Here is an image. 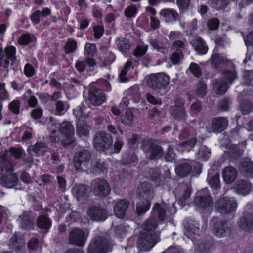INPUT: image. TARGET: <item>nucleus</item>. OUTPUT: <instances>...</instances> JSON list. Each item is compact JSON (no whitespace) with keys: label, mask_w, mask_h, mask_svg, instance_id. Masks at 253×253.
<instances>
[{"label":"nucleus","mask_w":253,"mask_h":253,"mask_svg":"<svg viewBox=\"0 0 253 253\" xmlns=\"http://www.w3.org/2000/svg\"><path fill=\"white\" fill-rule=\"evenodd\" d=\"M165 217V208L156 203L153 208L152 213L146 221L137 240L138 246L141 251H149L160 241V232L157 230V228L158 225L163 223Z\"/></svg>","instance_id":"obj_1"},{"label":"nucleus","mask_w":253,"mask_h":253,"mask_svg":"<svg viewBox=\"0 0 253 253\" xmlns=\"http://www.w3.org/2000/svg\"><path fill=\"white\" fill-rule=\"evenodd\" d=\"M14 164L7 160L5 155L0 156V169L1 171L9 173L13 170ZM18 181L17 176L13 173L7 174L0 179V184L6 188H11L15 186Z\"/></svg>","instance_id":"obj_2"},{"label":"nucleus","mask_w":253,"mask_h":253,"mask_svg":"<svg viewBox=\"0 0 253 253\" xmlns=\"http://www.w3.org/2000/svg\"><path fill=\"white\" fill-rule=\"evenodd\" d=\"M138 191L139 194H142V197L145 199L144 201L137 203L136 205V212L140 215L145 213L149 209L151 205L150 200L154 197V192L151 185L145 182L142 183L138 186Z\"/></svg>","instance_id":"obj_3"},{"label":"nucleus","mask_w":253,"mask_h":253,"mask_svg":"<svg viewBox=\"0 0 253 253\" xmlns=\"http://www.w3.org/2000/svg\"><path fill=\"white\" fill-rule=\"evenodd\" d=\"M169 82V77L164 73L152 74L147 78V85L156 90L167 86Z\"/></svg>","instance_id":"obj_4"},{"label":"nucleus","mask_w":253,"mask_h":253,"mask_svg":"<svg viewBox=\"0 0 253 253\" xmlns=\"http://www.w3.org/2000/svg\"><path fill=\"white\" fill-rule=\"evenodd\" d=\"M216 210L222 214H227L235 211L237 207L236 200L232 197H223L215 203Z\"/></svg>","instance_id":"obj_5"},{"label":"nucleus","mask_w":253,"mask_h":253,"mask_svg":"<svg viewBox=\"0 0 253 253\" xmlns=\"http://www.w3.org/2000/svg\"><path fill=\"white\" fill-rule=\"evenodd\" d=\"M113 143L112 136L104 131L97 133L94 136L93 145L98 150L104 151L109 148Z\"/></svg>","instance_id":"obj_6"},{"label":"nucleus","mask_w":253,"mask_h":253,"mask_svg":"<svg viewBox=\"0 0 253 253\" xmlns=\"http://www.w3.org/2000/svg\"><path fill=\"white\" fill-rule=\"evenodd\" d=\"M109 244L106 239L103 237H97L93 239L88 247V253H106Z\"/></svg>","instance_id":"obj_7"},{"label":"nucleus","mask_w":253,"mask_h":253,"mask_svg":"<svg viewBox=\"0 0 253 253\" xmlns=\"http://www.w3.org/2000/svg\"><path fill=\"white\" fill-rule=\"evenodd\" d=\"M16 49L14 46H10L4 50H0V67H5L8 64H12L16 59Z\"/></svg>","instance_id":"obj_8"},{"label":"nucleus","mask_w":253,"mask_h":253,"mask_svg":"<svg viewBox=\"0 0 253 253\" xmlns=\"http://www.w3.org/2000/svg\"><path fill=\"white\" fill-rule=\"evenodd\" d=\"M87 235L88 233L82 229H73L69 234L70 243L79 247H83L86 242Z\"/></svg>","instance_id":"obj_9"},{"label":"nucleus","mask_w":253,"mask_h":253,"mask_svg":"<svg viewBox=\"0 0 253 253\" xmlns=\"http://www.w3.org/2000/svg\"><path fill=\"white\" fill-rule=\"evenodd\" d=\"M90 157L88 150L82 149L77 152L74 157V164L77 170L84 169L87 167V162Z\"/></svg>","instance_id":"obj_10"},{"label":"nucleus","mask_w":253,"mask_h":253,"mask_svg":"<svg viewBox=\"0 0 253 253\" xmlns=\"http://www.w3.org/2000/svg\"><path fill=\"white\" fill-rule=\"evenodd\" d=\"M142 148L145 153H150L149 157L151 159H158L163 154L162 147L154 144L151 141H144Z\"/></svg>","instance_id":"obj_11"},{"label":"nucleus","mask_w":253,"mask_h":253,"mask_svg":"<svg viewBox=\"0 0 253 253\" xmlns=\"http://www.w3.org/2000/svg\"><path fill=\"white\" fill-rule=\"evenodd\" d=\"M91 186L94 195L99 196L107 195L110 189L107 182L104 179H96L91 182Z\"/></svg>","instance_id":"obj_12"},{"label":"nucleus","mask_w":253,"mask_h":253,"mask_svg":"<svg viewBox=\"0 0 253 253\" xmlns=\"http://www.w3.org/2000/svg\"><path fill=\"white\" fill-rule=\"evenodd\" d=\"M197 195L194 199L195 205L200 208L209 207L213 205L212 198L209 195L206 189L197 193Z\"/></svg>","instance_id":"obj_13"},{"label":"nucleus","mask_w":253,"mask_h":253,"mask_svg":"<svg viewBox=\"0 0 253 253\" xmlns=\"http://www.w3.org/2000/svg\"><path fill=\"white\" fill-rule=\"evenodd\" d=\"M59 131L62 135L67 138V140L62 141V144L65 147L71 145L73 142L72 137L74 134L73 126L68 122H64L60 126Z\"/></svg>","instance_id":"obj_14"},{"label":"nucleus","mask_w":253,"mask_h":253,"mask_svg":"<svg viewBox=\"0 0 253 253\" xmlns=\"http://www.w3.org/2000/svg\"><path fill=\"white\" fill-rule=\"evenodd\" d=\"M87 214L90 219L93 221L100 222L104 221L108 216L107 211L99 207H92L87 211Z\"/></svg>","instance_id":"obj_15"},{"label":"nucleus","mask_w":253,"mask_h":253,"mask_svg":"<svg viewBox=\"0 0 253 253\" xmlns=\"http://www.w3.org/2000/svg\"><path fill=\"white\" fill-rule=\"evenodd\" d=\"M88 98L92 104L96 106L101 105L106 100V97L103 92L94 87L90 88Z\"/></svg>","instance_id":"obj_16"},{"label":"nucleus","mask_w":253,"mask_h":253,"mask_svg":"<svg viewBox=\"0 0 253 253\" xmlns=\"http://www.w3.org/2000/svg\"><path fill=\"white\" fill-rule=\"evenodd\" d=\"M230 225L227 222L218 221L214 227V232L218 237H224L230 234Z\"/></svg>","instance_id":"obj_17"},{"label":"nucleus","mask_w":253,"mask_h":253,"mask_svg":"<svg viewBox=\"0 0 253 253\" xmlns=\"http://www.w3.org/2000/svg\"><path fill=\"white\" fill-rule=\"evenodd\" d=\"M18 221L20 228L23 229L30 230L33 229L34 226V218L27 212L19 216Z\"/></svg>","instance_id":"obj_18"},{"label":"nucleus","mask_w":253,"mask_h":253,"mask_svg":"<svg viewBox=\"0 0 253 253\" xmlns=\"http://www.w3.org/2000/svg\"><path fill=\"white\" fill-rule=\"evenodd\" d=\"M90 192V189L86 185L79 184L75 185L72 188V193L78 201L86 198Z\"/></svg>","instance_id":"obj_19"},{"label":"nucleus","mask_w":253,"mask_h":253,"mask_svg":"<svg viewBox=\"0 0 253 253\" xmlns=\"http://www.w3.org/2000/svg\"><path fill=\"white\" fill-rule=\"evenodd\" d=\"M184 226L185 228L184 235L188 238H193V236L199 234V228L196 222L184 221Z\"/></svg>","instance_id":"obj_20"},{"label":"nucleus","mask_w":253,"mask_h":253,"mask_svg":"<svg viewBox=\"0 0 253 253\" xmlns=\"http://www.w3.org/2000/svg\"><path fill=\"white\" fill-rule=\"evenodd\" d=\"M128 205L129 202L126 200H121L118 201L114 208V211L116 216L120 218H124Z\"/></svg>","instance_id":"obj_21"},{"label":"nucleus","mask_w":253,"mask_h":253,"mask_svg":"<svg viewBox=\"0 0 253 253\" xmlns=\"http://www.w3.org/2000/svg\"><path fill=\"white\" fill-rule=\"evenodd\" d=\"M228 120L224 117L214 118L212 122V132L215 133L220 132L227 127Z\"/></svg>","instance_id":"obj_22"},{"label":"nucleus","mask_w":253,"mask_h":253,"mask_svg":"<svg viewBox=\"0 0 253 253\" xmlns=\"http://www.w3.org/2000/svg\"><path fill=\"white\" fill-rule=\"evenodd\" d=\"M251 183L244 180L238 181L235 186L237 193L243 195L248 194L251 191Z\"/></svg>","instance_id":"obj_23"},{"label":"nucleus","mask_w":253,"mask_h":253,"mask_svg":"<svg viewBox=\"0 0 253 253\" xmlns=\"http://www.w3.org/2000/svg\"><path fill=\"white\" fill-rule=\"evenodd\" d=\"M48 150L47 146L42 142H37L34 145H31L28 148L30 153L35 154L37 156H42Z\"/></svg>","instance_id":"obj_24"},{"label":"nucleus","mask_w":253,"mask_h":253,"mask_svg":"<svg viewBox=\"0 0 253 253\" xmlns=\"http://www.w3.org/2000/svg\"><path fill=\"white\" fill-rule=\"evenodd\" d=\"M236 170L233 167H227L222 171V177L224 181L227 184L233 182L237 176Z\"/></svg>","instance_id":"obj_25"},{"label":"nucleus","mask_w":253,"mask_h":253,"mask_svg":"<svg viewBox=\"0 0 253 253\" xmlns=\"http://www.w3.org/2000/svg\"><path fill=\"white\" fill-rule=\"evenodd\" d=\"M159 15L163 17L167 22L175 21L178 17V14L176 11L170 8L162 9L159 13Z\"/></svg>","instance_id":"obj_26"},{"label":"nucleus","mask_w":253,"mask_h":253,"mask_svg":"<svg viewBox=\"0 0 253 253\" xmlns=\"http://www.w3.org/2000/svg\"><path fill=\"white\" fill-rule=\"evenodd\" d=\"M191 169V164L187 162L181 163L175 168V172L180 177H185L190 173Z\"/></svg>","instance_id":"obj_27"},{"label":"nucleus","mask_w":253,"mask_h":253,"mask_svg":"<svg viewBox=\"0 0 253 253\" xmlns=\"http://www.w3.org/2000/svg\"><path fill=\"white\" fill-rule=\"evenodd\" d=\"M239 227L244 230H248L253 228V214L246 215L238 222Z\"/></svg>","instance_id":"obj_28"},{"label":"nucleus","mask_w":253,"mask_h":253,"mask_svg":"<svg viewBox=\"0 0 253 253\" xmlns=\"http://www.w3.org/2000/svg\"><path fill=\"white\" fill-rule=\"evenodd\" d=\"M193 46L199 55L205 54L208 51V47L205 42L201 38L196 39L193 42Z\"/></svg>","instance_id":"obj_29"},{"label":"nucleus","mask_w":253,"mask_h":253,"mask_svg":"<svg viewBox=\"0 0 253 253\" xmlns=\"http://www.w3.org/2000/svg\"><path fill=\"white\" fill-rule=\"evenodd\" d=\"M242 173L246 177H253V163L251 162H243L240 166Z\"/></svg>","instance_id":"obj_30"},{"label":"nucleus","mask_w":253,"mask_h":253,"mask_svg":"<svg viewBox=\"0 0 253 253\" xmlns=\"http://www.w3.org/2000/svg\"><path fill=\"white\" fill-rule=\"evenodd\" d=\"M195 155L198 160L206 161L211 157V152L206 146H201L196 152Z\"/></svg>","instance_id":"obj_31"},{"label":"nucleus","mask_w":253,"mask_h":253,"mask_svg":"<svg viewBox=\"0 0 253 253\" xmlns=\"http://www.w3.org/2000/svg\"><path fill=\"white\" fill-rule=\"evenodd\" d=\"M196 140L195 138H191L190 140L179 144L177 146L178 151L182 152L189 151L196 144Z\"/></svg>","instance_id":"obj_32"},{"label":"nucleus","mask_w":253,"mask_h":253,"mask_svg":"<svg viewBox=\"0 0 253 253\" xmlns=\"http://www.w3.org/2000/svg\"><path fill=\"white\" fill-rule=\"evenodd\" d=\"M37 225L40 228L48 229L51 225V221L45 216H40L37 219Z\"/></svg>","instance_id":"obj_33"},{"label":"nucleus","mask_w":253,"mask_h":253,"mask_svg":"<svg viewBox=\"0 0 253 253\" xmlns=\"http://www.w3.org/2000/svg\"><path fill=\"white\" fill-rule=\"evenodd\" d=\"M116 43L119 50L122 52H125L130 48V44L128 40L123 37H120L116 40Z\"/></svg>","instance_id":"obj_34"},{"label":"nucleus","mask_w":253,"mask_h":253,"mask_svg":"<svg viewBox=\"0 0 253 253\" xmlns=\"http://www.w3.org/2000/svg\"><path fill=\"white\" fill-rule=\"evenodd\" d=\"M89 127L84 123H79L77 127V134L80 136H87L89 135Z\"/></svg>","instance_id":"obj_35"},{"label":"nucleus","mask_w":253,"mask_h":253,"mask_svg":"<svg viewBox=\"0 0 253 253\" xmlns=\"http://www.w3.org/2000/svg\"><path fill=\"white\" fill-rule=\"evenodd\" d=\"M207 86L203 81H199L196 86V92L199 97H203L207 93Z\"/></svg>","instance_id":"obj_36"},{"label":"nucleus","mask_w":253,"mask_h":253,"mask_svg":"<svg viewBox=\"0 0 253 253\" xmlns=\"http://www.w3.org/2000/svg\"><path fill=\"white\" fill-rule=\"evenodd\" d=\"M132 62L128 61L126 63L124 68L121 70L119 75V78L122 82H125L128 80V77H125L127 73L131 69Z\"/></svg>","instance_id":"obj_37"},{"label":"nucleus","mask_w":253,"mask_h":253,"mask_svg":"<svg viewBox=\"0 0 253 253\" xmlns=\"http://www.w3.org/2000/svg\"><path fill=\"white\" fill-rule=\"evenodd\" d=\"M171 114L175 118L178 119H184L185 116V111L182 105L173 106L171 110Z\"/></svg>","instance_id":"obj_38"},{"label":"nucleus","mask_w":253,"mask_h":253,"mask_svg":"<svg viewBox=\"0 0 253 253\" xmlns=\"http://www.w3.org/2000/svg\"><path fill=\"white\" fill-rule=\"evenodd\" d=\"M213 87L216 93L223 94L226 92L227 89V82L226 83L217 82L214 84Z\"/></svg>","instance_id":"obj_39"},{"label":"nucleus","mask_w":253,"mask_h":253,"mask_svg":"<svg viewBox=\"0 0 253 253\" xmlns=\"http://www.w3.org/2000/svg\"><path fill=\"white\" fill-rule=\"evenodd\" d=\"M94 172L105 173L107 171V168L104 162L100 160L96 161L94 164Z\"/></svg>","instance_id":"obj_40"},{"label":"nucleus","mask_w":253,"mask_h":253,"mask_svg":"<svg viewBox=\"0 0 253 253\" xmlns=\"http://www.w3.org/2000/svg\"><path fill=\"white\" fill-rule=\"evenodd\" d=\"M133 120V113L131 110L127 109L126 111L125 117L122 121L125 125L130 126L132 125Z\"/></svg>","instance_id":"obj_41"},{"label":"nucleus","mask_w":253,"mask_h":253,"mask_svg":"<svg viewBox=\"0 0 253 253\" xmlns=\"http://www.w3.org/2000/svg\"><path fill=\"white\" fill-rule=\"evenodd\" d=\"M77 48V42L74 40H69L65 45V50L67 53L73 52Z\"/></svg>","instance_id":"obj_42"},{"label":"nucleus","mask_w":253,"mask_h":253,"mask_svg":"<svg viewBox=\"0 0 253 253\" xmlns=\"http://www.w3.org/2000/svg\"><path fill=\"white\" fill-rule=\"evenodd\" d=\"M86 107L85 106H82L79 108H77L74 111V114L78 118L79 120L83 119L87 117V114L85 113V110Z\"/></svg>","instance_id":"obj_43"},{"label":"nucleus","mask_w":253,"mask_h":253,"mask_svg":"<svg viewBox=\"0 0 253 253\" xmlns=\"http://www.w3.org/2000/svg\"><path fill=\"white\" fill-rule=\"evenodd\" d=\"M211 60L215 68H217L220 64L223 63L225 59L221 55L214 54L211 57Z\"/></svg>","instance_id":"obj_44"},{"label":"nucleus","mask_w":253,"mask_h":253,"mask_svg":"<svg viewBox=\"0 0 253 253\" xmlns=\"http://www.w3.org/2000/svg\"><path fill=\"white\" fill-rule=\"evenodd\" d=\"M209 184L214 189H217L219 186V175L217 173L215 174L213 177H209L208 180Z\"/></svg>","instance_id":"obj_45"},{"label":"nucleus","mask_w":253,"mask_h":253,"mask_svg":"<svg viewBox=\"0 0 253 253\" xmlns=\"http://www.w3.org/2000/svg\"><path fill=\"white\" fill-rule=\"evenodd\" d=\"M137 10L135 5H130L125 9L124 14L126 17L130 18L136 15Z\"/></svg>","instance_id":"obj_46"},{"label":"nucleus","mask_w":253,"mask_h":253,"mask_svg":"<svg viewBox=\"0 0 253 253\" xmlns=\"http://www.w3.org/2000/svg\"><path fill=\"white\" fill-rule=\"evenodd\" d=\"M147 49V45H139L136 47L134 52V55L136 57L142 56L145 54Z\"/></svg>","instance_id":"obj_47"},{"label":"nucleus","mask_w":253,"mask_h":253,"mask_svg":"<svg viewBox=\"0 0 253 253\" xmlns=\"http://www.w3.org/2000/svg\"><path fill=\"white\" fill-rule=\"evenodd\" d=\"M55 105L56 112L59 115H62L68 108L67 107L66 104L61 101H57Z\"/></svg>","instance_id":"obj_48"},{"label":"nucleus","mask_w":253,"mask_h":253,"mask_svg":"<svg viewBox=\"0 0 253 253\" xmlns=\"http://www.w3.org/2000/svg\"><path fill=\"white\" fill-rule=\"evenodd\" d=\"M9 110L14 113L18 114L19 113L20 102L17 100L12 101L8 106Z\"/></svg>","instance_id":"obj_49"},{"label":"nucleus","mask_w":253,"mask_h":253,"mask_svg":"<svg viewBox=\"0 0 253 253\" xmlns=\"http://www.w3.org/2000/svg\"><path fill=\"white\" fill-rule=\"evenodd\" d=\"M85 54L93 56L97 51L96 45L93 43H87L84 48Z\"/></svg>","instance_id":"obj_50"},{"label":"nucleus","mask_w":253,"mask_h":253,"mask_svg":"<svg viewBox=\"0 0 253 253\" xmlns=\"http://www.w3.org/2000/svg\"><path fill=\"white\" fill-rule=\"evenodd\" d=\"M190 71L196 77H199L201 74L200 67L195 63H191L189 67Z\"/></svg>","instance_id":"obj_51"},{"label":"nucleus","mask_w":253,"mask_h":253,"mask_svg":"<svg viewBox=\"0 0 253 253\" xmlns=\"http://www.w3.org/2000/svg\"><path fill=\"white\" fill-rule=\"evenodd\" d=\"M31 41V38L29 35L23 34L18 39V43L22 45L28 44Z\"/></svg>","instance_id":"obj_52"},{"label":"nucleus","mask_w":253,"mask_h":253,"mask_svg":"<svg viewBox=\"0 0 253 253\" xmlns=\"http://www.w3.org/2000/svg\"><path fill=\"white\" fill-rule=\"evenodd\" d=\"M150 43L152 46L153 48L157 51H160L161 49L165 47L164 45L162 43L157 39H152L150 40Z\"/></svg>","instance_id":"obj_53"},{"label":"nucleus","mask_w":253,"mask_h":253,"mask_svg":"<svg viewBox=\"0 0 253 253\" xmlns=\"http://www.w3.org/2000/svg\"><path fill=\"white\" fill-rule=\"evenodd\" d=\"M237 77L236 74L232 72L225 71L223 73V78L226 81H228L230 84Z\"/></svg>","instance_id":"obj_54"},{"label":"nucleus","mask_w":253,"mask_h":253,"mask_svg":"<svg viewBox=\"0 0 253 253\" xmlns=\"http://www.w3.org/2000/svg\"><path fill=\"white\" fill-rule=\"evenodd\" d=\"M24 73L27 77H30L34 75L35 71L32 65L26 64L24 68Z\"/></svg>","instance_id":"obj_55"},{"label":"nucleus","mask_w":253,"mask_h":253,"mask_svg":"<svg viewBox=\"0 0 253 253\" xmlns=\"http://www.w3.org/2000/svg\"><path fill=\"white\" fill-rule=\"evenodd\" d=\"M8 98L9 95L5 89L4 84H0V100H6Z\"/></svg>","instance_id":"obj_56"},{"label":"nucleus","mask_w":253,"mask_h":253,"mask_svg":"<svg viewBox=\"0 0 253 253\" xmlns=\"http://www.w3.org/2000/svg\"><path fill=\"white\" fill-rule=\"evenodd\" d=\"M10 243L12 244L14 247L17 249H19L22 247L24 244L23 240L22 239H18L16 240V237H14L10 239Z\"/></svg>","instance_id":"obj_57"},{"label":"nucleus","mask_w":253,"mask_h":253,"mask_svg":"<svg viewBox=\"0 0 253 253\" xmlns=\"http://www.w3.org/2000/svg\"><path fill=\"white\" fill-rule=\"evenodd\" d=\"M177 5L180 10H186L189 5V0H176Z\"/></svg>","instance_id":"obj_58"},{"label":"nucleus","mask_w":253,"mask_h":253,"mask_svg":"<svg viewBox=\"0 0 253 253\" xmlns=\"http://www.w3.org/2000/svg\"><path fill=\"white\" fill-rule=\"evenodd\" d=\"M183 58L182 54H180L178 53H173L171 57V61L174 65L178 64L182 60Z\"/></svg>","instance_id":"obj_59"},{"label":"nucleus","mask_w":253,"mask_h":253,"mask_svg":"<svg viewBox=\"0 0 253 253\" xmlns=\"http://www.w3.org/2000/svg\"><path fill=\"white\" fill-rule=\"evenodd\" d=\"M93 31L95 38L99 39L102 36L104 33V28L100 26H95L93 27Z\"/></svg>","instance_id":"obj_60"},{"label":"nucleus","mask_w":253,"mask_h":253,"mask_svg":"<svg viewBox=\"0 0 253 253\" xmlns=\"http://www.w3.org/2000/svg\"><path fill=\"white\" fill-rule=\"evenodd\" d=\"M9 152L10 153V155L14 157L16 159L20 158L22 153V150L20 148H15L14 147L11 148L9 149Z\"/></svg>","instance_id":"obj_61"},{"label":"nucleus","mask_w":253,"mask_h":253,"mask_svg":"<svg viewBox=\"0 0 253 253\" xmlns=\"http://www.w3.org/2000/svg\"><path fill=\"white\" fill-rule=\"evenodd\" d=\"M123 145V143L122 139L117 138L114 145V152L115 153L119 152L121 150Z\"/></svg>","instance_id":"obj_62"},{"label":"nucleus","mask_w":253,"mask_h":253,"mask_svg":"<svg viewBox=\"0 0 253 253\" xmlns=\"http://www.w3.org/2000/svg\"><path fill=\"white\" fill-rule=\"evenodd\" d=\"M42 114V110L39 108L33 110L31 113V117L36 119L40 118Z\"/></svg>","instance_id":"obj_63"},{"label":"nucleus","mask_w":253,"mask_h":253,"mask_svg":"<svg viewBox=\"0 0 253 253\" xmlns=\"http://www.w3.org/2000/svg\"><path fill=\"white\" fill-rule=\"evenodd\" d=\"M244 40L247 47L253 46V32H250L246 38L244 37Z\"/></svg>","instance_id":"obj_64"}]
</instances>
